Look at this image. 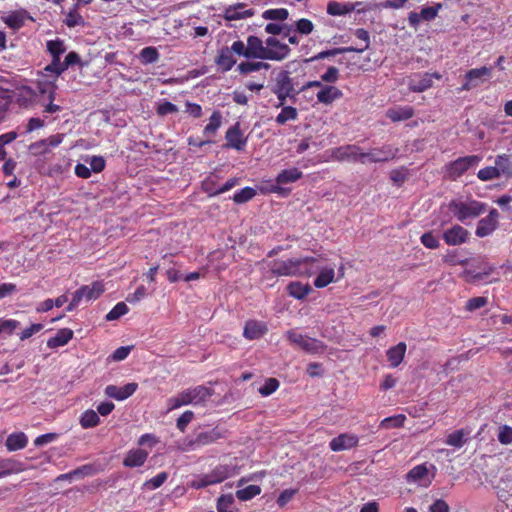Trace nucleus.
<instances>
[{"label":"nucleus","instance_id":"obj_1","mask_svg":"<svg viewBox=\"0 0 512 512\" xmlns=\"http://www.w3.org/2000/svg\"><path fill=\"white\" fill-rule=\"evenodd\" d=\"M265 44L266 46H264V41L258 36L249 35L246 44L241 40L234 41L233 50L235 54L246 59L271 61H283L291 52L287 44L280 42L275 37H268Z\"/></svg>","mask_w":512,"mask_h":512},{"label":"nucleus","instance_id":"obj_2","mask_svg":"<svg viewBox=\"0 0 512 512\" xmlns=\"http://www.w3.org/2000/svg\"><path fill=\"white\" fill-rule=\"evenodd\" d=\"M213 393L214 391L211 388L204 385L190 387L167 400L168 411L190 404H204L213 395Z\"/></svg>","mask_w":512,"mask_h":512},{"label":"nucleus","instance_id":"obj_3","mask_svg":"<svg viewBox=\"0 0 512 512\" xmlns=\"http://www.w3.org/2000/svg\"><path fill=\"white\" fill-rule=\"evenodd\" d=\"M448 208L458 221L465 223L468 219H474L484 214L487 204L474 199L451 200Z\"/></svg>","mask_w":512,"mask_h":512},{"label":"nucleus","instance_id":"obj_4","mask_svg":"<svg viewBox=\"0 0 512 512\" xmlns=\"http://www.w3.org/2000/svg\"><path fill=\"white\" fill-rule=\"evenodd\" d=\"M481 160L482 157L479 155L459 157L456 160L447 163L443 167V176L447 180L456 181L469 169L476 167Z\"/></svg>","mask_w":512,"mask_h":512},{"label":"nucleus","instance_id":"obj_5","mask_svg":"<svg viewBox=\"0 0 512 512\" xmlns=\"http://www.w3.org/2000/svg\"><path fill=\"white\" fill-rule=\"evenodd\" d=\"M235 474V468L229 465H217L211 472L200 476L193 481V487L196 489L204 488L223 482Z\"/></svg>","mask_w":512,"mask_h":512},{"label":"nucleus","instance_id":"obj_6","mask_svg":"<svg viewBox=\"0 0 512 512\" xmlns=\"http://www.w3.org/2000/svg\"><path fill=\"white\" fill-rule=\"evenodd\" d=\"M299 265V258L275 259L267 264L269 271L276 277L301 276Z\"/></svg>","mask_w":512,"mask_h":512},{"label":"nucleus","instance_id":"obj_7","mask_svg":"<svg viewBox=\"0 0 512 512\" xmlns=\"http://www.w3.org/2000/svg\"><path fill=\"white\" fill-rule=\"evenodd\" d=\"M287 339L294 345H297L302 350H304L307 353L315 354L320 351H323L325 348V345L314 338H310L307 336H304L295 330H289L286 333Z\"/></svg>","mask_w":512,"mask_h":512},{"label":"nucleus","instance_id":"obj_8","mask_svg":"<svg viewBox=\"0 0 512 512\" xmlns=\"http://www.w3.org/2000/svg\"><path fill=\"white\" fill-rule=\"evenodd\" d=\"M331 158L334 161H352L365 163L363 160V152L361 148L356 144H347L339 147L332 148L330 150Z\"/></svg>","mask_w":512,"mask_h":512},{"label":"nucleus","instance_id":"obj_9","mask_svg":"<svg viewBox=\"0 0 512 512\" xmlns=\"http://www.w3.org/2000/svg\"><path fill=\"white\" fill-rule=\"evenodd\" d=\"M491 74H492V68L486 67V66L468 70L465 74V82L458 89V91L459 92L469 91L471 89L478 87L479 85L484 83L486 80H488L491 77Z\"/></svg>","mask_w":512,"mask_h":512},{"label":"nucleus","instance_id":"obj_10","mask_svg":"<svg viewBox=\"0 0 512 512\" xmlns=\"http://www.w3.org/2000/svg\"><path fill=\"white\" fill-rule=\"evenodd\" d=\"M294 91L292 79L288 72H280L275 80V85L272 88V92L277 96L279 100L278 106H283L286 99L291 96Z\"/></svg>","mask_w":512,"mask_h":512},{"label":"nucleus","instance_id":"obj_11","mask_svg":"<svg viewBox=\"0 0 512 512\" xmlns=\"http://www.w3.org/2000/svg\"><path fill=\"white\" fill-rule=\"evenodd\" d=\"M399 152L397 147H394L390 144H385L380 148H373L368 152H363V160L365 163L368 161L370 163L376 162H387L393 160Z\"/></svg>","mask_w":512,"mask_h":512},{"label":"nucleus","instance_id":"obj_12","mask_svg":"<svg viewBox=\"0 0 512 512\" xmlns=\"http://www.w3.org/2000/svg\"><path fill=\"white\" fill-rule=\"evenodd\" d=\"M499 217L498 210L492 208L486 217L478 221L475 235L479 238L491 235L499 226Z\"/></svg>","mask_w":512,"mask_h":512},{"label":"nucleus","instance_id":"obj_13","mask_svg":"<svg viewBox=\"0 0 512 512\" xmlns=\"http://www.w3.org/2000/svg\"><path fill=\"white\" fill-rule=\"evenodd\" d=\"M433 78L440 79L441 75L437 72L435 73H416L409 77L408 87L412 92H424L432 87Z\"/></svg>","mask_w":512,"mask_h":512},{"label":"nucleus","instance_id":"obj_14","mask_svg":"<svg viewBox=\"0 0 512 512\" xmlns=\"http://www.w3.org/2000/svg\"><path fill=\"white\" fill-rule=\"evenodd\" d=\"M63 134L51 135L46 139H41L29 145V151L35 155H45L50 152V148L59 146L63 141Z\"/></svg>","mask_w":512,"mask_h":512},{"label":"nucleus","instance_id":"obj_15","mask_svg":"<svg viewBox=\"0 0 512 512\" xmlns=\"http://www.w3.org/2000/svg\"><path fill=\"white\" fill-rule=\"evenodd\" d=\"M326 261L327 258L321 254L299 258V271L301 272V276H311L319 272Z\"/></svg>","mask_w":512,"mask_h":512},{"label":"nucleus","instance_id":"obj_16","mask_svg":"<svg viewBox=\"0 0 512 512\" xmlns=\"http://www.w3.org/2000/svg\"><path fill=\"white\" fill-rule=\"evenodd\" d=\"M442 238L449 246L462 245L468 241L469 231L461 225L455 224L443 232Z\"/></svg>","mask_w":512,"mask_h":512},{"label":"nucleus","instance_id":"obj_17","mask_svg":"<svg viewBox=\"0 0 512 512\" xmlns=\"http://www.w3.org/2000/svg\"><path fill=\"white\" fill-rule=\"evenodd\" d=\"M302 176H303L302 171L296 167L282 170L277 175V177L275 179L277 185L272 186L271 192L283 194L285 192V189L282 188L280 185L294 183V182L298 181L299 179H301Z\"/></svg>","mask_w":512,"mask_h":512},{"label":"nucleus","instance_id":"obj_18","mask_svg":"<svg viewBox=\"0 0 512 512\" xmlns=\"http://www.w3.org/2000/svg\"><path fill=\"white\" fill-rule=\"evenodd\" d=\"M138 389L137 383H127L122 387H118L116 385H107L105 387L104 393L106 396L113 398L117 401H124L130 396H132L136 390Z\"/></svg>","mask_w":512,"mask_h":512},{"label":"nucleus","instance_id":"obj_19","mask_svg":"<svg viewBox=\"0 0 512 512\" xmlns=\"http://www.w3.org/2000/svg\"><path fill=\"white\" fill-rule=\"evenodd\" d=\"M233 53H235L233 50V44L230 47L224 46L218 51L214 62L219 71L225 73L233 68L236 64V59L234 58Z\"/></svg>","mask_w":512,"mask_h":512},{"label":"nucleus","instance_id":"obj_20","mask_svg":"<svg viewBox=\"0 0 512 512\" xmlns=\"http://www.w3.org/2000/svg\"><path fill=\"white\" fill-rule=\"evenodd\" d=\"M358 443L359 438L356 434L341 433L330 441L329 447L332 451L339 452L357 447Z\"/></svg>","mask_w":512,"mask_h":512},{"label":"nucleus","instance_id":"obj_21","mask_svg":"<svg viewBox=\"0 0 512 512\" xmlns=\"http://www.w3.org/2000/svg\"><path fill=\"white\" fill-rule=\"evenodd\" d=\"M226 436V431L219 428L214 427L207 431L199 432L195 439L192 441V445L195 446H205L216 442L217 440L224 438Z\"/></svg>","mask_w":512,"mask_h":512},{"label":"nucleus","instance_id":"obj_22","mask_svg":"<svg viewBox=\"0 0 512 512\" xmlns=\"http://www.w3.org/2000/svg\"><path fill=\"white\" fill-rule=\"evenodd\" d=\"M226 147L241 151L245 148L247 139L243 136L239 124H235L226 131Z\"/></svg>","mask_w":512,"mask_h":512},{"label":"nucleus","instance_id":"obj_23","mask_svg":"<svg viewBox=\"0 0 512 512\" xmlns=\"http://www.w3.org/2000/svg\"><path fill=\"white\" fill-rule=\"evenodd\" d=\"M268 332L266 323L257 320H248L245 323L243 336L247 340H257Z\"/></svg>","mask_w":512,"mask_h":512},{"label":"nucleus","instance_id":"obj_24","mask_svg":"<svg viewBox=\"0 0 512 512\" xmlns=\"http://www.w3.org/2000/svg\"><path fill=\"white\" fill-rule=\"evenodd\" d=\"M105 291L104 284L101 281H94L91 285H83L75 292L80 295V299L91 301L98 299Z\"/></svg>","mask_w":512,"mask_h":512},{"label":"nucleus","instance_id":"obj_25","mask_svg":"<svg viewBox=\"0 0 512 512\" xmlns=\"http://www.w3.org/2000/svg\"><path fill=\"white\" fill-rule=\"evenodd\" d=\"M317 101L323 105L329 106L334 101L343 97V92L336 86L325 85L317 92Z\"/></svg>","mask_w":512,"mask_h":512},{"label":"nucleus","instance_id":"obj_26","mask_svg":"<svg viewBox=\"0 0 512 512\" xmlns=\"http://www.w3.org/2000/svg\"><path fill=\"white\" fill-rule=\"evenodd\" d=\"M27 19H31V17L24 9L13 11L7 16L2 17L3 22L13 30L21 29Z\"/></svg>","mask_w":512,"mask_h":512},{"label":"nucleus","instance_id":"obj_27","mask_svg":"<svg viewBox=\"0 0 512 512\" xmlns=\"http://www.w3.org/2000/svg\"><path fill=\"white\" fill-rule=\"evenodd\" d=\"M148 455V452L143 449H132L124 458L123 465L129 468L140 467L146 462Z\"/></svg>","mask_w":512,"mask_h":512},{"label":"nucleus","instance_id":"obj_28","mask_svg":"<svg viewBox=\"0 0 512 512\" xmlns=\"http://www.w3.org/2000/svg\"><path fill=\"white\" fill-rule=\"evenodd\" d=\"M406 349H407L406 343L399 342L397 345L392 346L387 350V352H386L387 360L389 361L390 366L392 368H396L402 363V361L405 357Z\"/></svg>","mask_w":512,"mask_h":512},{"label":"nucleus","instance_id":"obj_29","mask_svg":"<svg viewBox=\"0 0 512 512\" xmlns=\"http://www.w3.org/2000/svg\"><path fill=\"white\" fill-rule=\"evenodd\" d=\"M414 113V108L412 106H398L389 108L386 112V116L392 122H399L412 118Z\"/></svg>","mask_w":512,"mask_h":512},{"label":"nucleus","instance_id":"obj_30","mask_svg":"<svg viewBox=\"0 0 512 512\" xmlns=\"http://www.w3.org/2000/svg\"><path fill=\"white\" fill-rule=\"evenodd\" d=\"M73 330L70 328H62L57 331L56 335L47 340V346L51 349L65 346L73 338Z\"/></svg>","mask_w":512,"mask_h":512},{"label":"nucleus","instance_id":"obj_31","mask_svg":"<svg viewBox=\"0 0 512 512\" xmlns=\"http://www.w3.org/2000/svg\"><path fill=\"white\" fill-rule=\"evenodd\" d=\"M335 281L336 279L334 267L323 266V268L320 269L317 277L314 279L313 284L316 288H324Z\"/></svg>","mask_w":512,"mask_h":512},{"label":"nucleus","instance_id":"obj_32","mask_svg":"<svg viewBox=\"0 0 512 512\" xmlns=\"http://www.w3.org/2000/svg\"><path fill=\"white\" fill-rule=\"evenodd\" d=\"M270 64L263 61H244L238 64L237 71L241 75H248L252 72H257L262 69L269 70Z\"/></svg>","mask_w":512,"mask_h":512},{"label":"nucleus","instance_id":"obj_33","mask_svg":"<svg viewBox=\"0 0 512 512\" xmlns=\"http://www.w3.org/2000/svg\"><path fill=\"white\" fill-rule=\"evenodd\" d=\"M27 436L23 432L12 433L6 439V448L8 451H17L26 447Z\"/></svg>","mask_w":512,"mask_h":512},{"label":"nucleus","instance_id":"obj_34","mask_svg":"<svg viewBox=\"0 0 512 512\" xmlns=\"http://www.w3.org/2000/svg\"><path fill=\"white\" fill-rule=\"evenodd\" d=\"M355 10L353 3H340L337 1H330L327 5V13L331 16H343Z\"/></svg>","mask_w":512,"mask_h":512},{"label":"nucleus","instance_id":"obj_35","mask_svg":"<svg viewBox=\"0 0 512 512\" xmlns=\"http://www.w3.org/2000/svg\"><path fill=\"white\" fill-rule=\"evenodd\" d=\"M311 287L309 284H302L301 282H291L287 286L288 294L298 300H302L308 296L311 292Z\"/></svg>","mask_w":512,"mask_h":512},{"label":"nucleus","instance_id":"obj_36","mask_svg":"<svg viewBox=\"0 0 512 512\" xmlns=\"http://www.w3.org/2000/svg\"><path fill=\"white\" fill-rule=\"evenodd\" d=\"M495 166L498 168L500 176H504L506 178L512 177V159L510 155H498L495 159Z\"/></svg>","mask_w":512,"mask_h":512},{"label":"nucleus","instance_id":"obj_37","mask_svg":"<svg viewBox=\"0 0 512 512\" xmlns=\"http://www.w3.org/2000/svg\"><path fill=\"white\" fill-rule=\"evenodd\" d=\"M46 48L52 60L56 61H61V56L67 49L64 40L59 38L47 41Z\"/></svg>","mask_w":512,"mask_h":512},{"label":"nucleus","instance_id":"obj_38","mask_svg":"<svg viewBox=\"0 0 512 512\" xmlns=\"http://www.w3.org/2000/svg\"><path fill=\"white\" fill-rule=\"evenodd\" d=\"M354 35L357 39L361 41V43L355 47H346V49H351L350 52L363 53L370 46L369 32L364 28H358L355 30Z\"/></svg>","mask_w":512,"mask_h":512},{"label":"nucleus","instance_id":"obj_39","mask_svg":"<svg viewBox=\"0 0 512 512\" xmlns=\"http://www.w3.org/2000/svg\"><path fill=\"white\" fill-rule=\"evenodd\" d=\"M80 425L84 429L94 428L100 424V418L96 411L88 409L80 416Z\"/></svg>","mask_w":512,"mask_h":512},{"label":"nucleus","instance_id":"obj_40","mask_svg":"<svg viewBox=\"0 0 512 512\" xmlns=\"http://www.w3.org/2000/svg\"><path fill=\"white\" fill-rule=\"evenodd\" d=\"M221 124L222 114L219 110H216L210 116L209 123L205 126L203 134L207 137L214 136L217 133V130L221 127Z\"/></svg>","mask_w":512,"mask_h":512},{"label":"nucleus","instance_id":"obj_41","mask_svg":"<svg viewBox=\"0 0 512 512\" xmlns=\"http://www.w3.org/2000/svg\"><path fill=\"white\" fill-rule=\"evenodd\" d=\"M298 118V111L292 106H282L281 112L276 116V123L284 125L288 121H295Z\"/></svg>","mask_w":512,"mask_h":512},{"label":"nucleus","instance_id":"obj_42","mask_svg":"<svg viewBox=\"0 0 512 512\" xmlns=\"http://www.w3.org/2000/svg\"><path fill=\"white\" fill-rule=\"evenodd\" d=\"M468 431H465L464 429L456 430L452 433H450L446 438V444L455 448H461L465 442V437L468 435Z\"/></svg>","mask_w":512,"mask_h":512},{"label":"nucleus","instance_id":"obj_43","mask_svg":"<svg viewBox=\"0 0 512 512\" xmlns=\"http://www.w3.org/2000/svg\"><path fill=\"white\" fill-rule=\"evenodd\" d=\"M160 54L158 50L153 46H148L140 51L139 59L142 64H152L159 60Z\"/></svg>","mask_w":512,"mask_h":512},{"label":"nucleus","instance_id":"obj_44","mask_svg":"<svg viewBox=\"0 0 512 512\" xmlns=\"http://www.w3.org/2000/svg\"><path fill=\"white\" fill-rule=\"evenodd\" d=\"M261 487L258 485H248L243 489L236 491V497L241 501H249L261 493Z\"/></svg>","mask_w":512,"mask_h":512},{"label":"nucleus","instance_id":"obj_45","mask_svg":"<svg viewBox=\"0 0 512 512\" xmlns=\"http://www.w3.org/2000/svg\"><path fill=\"white\" fill-rule=\"evenodd\" d=\"M405 420H406V416L403 414L389 416V417L384 418L380 422V428H385V429L399 428L404 425Z\"/></svg>","mask_w":512,"mask_h":512},{"label":"nucleus","instance_id":"obj_46","mask_svg":"<svg viewBox=\"0 0 512 512\" xmlns=\"http://www.w3.org/2000/svg\"><path fill=\"white\" fill-rule=\"evenodd\" d=\"M234 498L231 494L221 495L217 500L218 512H237L233 508Z\"/></svg>","mask_w":512,"mask_h":512},{"label":"nucleus","instance_id":"obj_47","mask_svg":"<svg viewBox=\"0 0 512 512\" xmlns=\"http://www.w3.org/2000/svg\"><path fill=\"white\" fill-rule=\"evenodd\" d=\"M256 195L255 189L251 187H245L236 191L233 195V201L237 204H242L250 201Z\"/></svg>","mask_w":512,"mask_h":512},{"label":"nucleus","instance_id":"obj_48","mask_svg":"<svg viewBox=\"0 0 512 512\" xmlns=\"http://www.w3.org/2000/svg\"><path fill=\"white\" fill-rule=\"evenodd\" d=\"M128 306L124 302L117 303L105 316L107 321H114L127 314Z\"/></svg>","mask_w":512,"mask_h":512},{"label":"nucleus","instance_id":"obj_49","mask_svg":"<svg viewBox=\"0 0 512 512\" xmlns=\"http://www.w3.org/2000/svg\"><path fill=\"white\" fill-rule=\"evenodd\" d=\"M264 19L267 20H286L289 16V12L285 8L268 9L262 14Z\"/></svg>","mask_w":512,"mask_h":512},{"label":"nucleus","instance_id":"obj_50","mask_svg":"<svg viewBox=\"0 0 512 512\" xmlns=\"http://www.w3.org/2000/svg\"><path fill=\"white\" fill-rule=\"evenodd\" d=\"M428 474V468L426 464H419L413 467L407 474V480L417 482Z\"/></svg>","mask_w":512,"mask_h":512},{"label":"nucleus","instance_id":"obj_51","mask_svg":"<svg viewBox=\"0 0 512 512\" xmlns=\"http://www.w3.org/2000/svg\"><path fill=\"white\" fill-rule=\"evenodd\" d=\"M477 177L481 181H490L499 178L500 175L498 168H496V166H487L478 171Z\"/></svg>","mask_w":512,"mask_h":512},{"label":"nucleus","instance_id":"obj_52","mask_svg":"<svg viewBox=\"0 0 512 512\" xmlns=\"http://www.w3.org/2000/svg\"><path fill=\"white\" fill-rule=\"evenodd\" d=\"M19 472L17 463L10 459L0 460V478Z\"/></svg>","mask_w":512,"mask_h":512},{"label":"nucleus","instance_id":"obj_53","mask_svg":"<svg viewBox=\"0 0 512 512\" xmlns=\"http://www.w3.org/2000/svg\"><path fill=\"white\" fill-rule=\"evenodd\" d=\"M279 386L280 383L276 378H268L258 391L262 396L267 397L273 394L279 388Z\"/></svg>","mask_w":512,"mask_h":512},{"label":"nucleus","instance_id":"obj_54","mask_svg":"<svg viewBox=\"0 0 512 512\" xmlns=\"http://www.w3.org/2000/svg\"><path fill=\"white\" fill-rule=\"evenodd\" d=\"M19 325L20 322L15 319L0 318V334L12 335Z\"/></svg>","mask_w":512,"mask_h":512},{"label":"nucleus","instance_id":"obj_55","mask_svg":"<svg viewBox=\"0 0 512 512\" xmlns=\"http://www.w3.org/2000/svg\"><path fill=\"white\" fill-rule=\"evenodd\" d=\"M314 30V24L307 18H301L296 21L295 31L301 35H309Z\"/></svg>","mask_w":512,"mask_h":512},{"label":"nucleus","instance_id":"obj_56","mask_svg":"<svg viewBox=\"0 0 512 512\" xmlns=\"http://www.w3.org/2000/svg\"><path fill=\"white\" fill-rule=\"evenodd\" d=\"M167 478H168L167 472H160L156 476L145 481L143 486L147 489H157L164 484V482L167 480Z\"/></svg>","mask_w":512,"mask_h":512},{"label":"nucleus","instance_id":"obj_57","mask_svg":"<svg viewBox=\"0 0 512 512\" xmlns=\"http://www.w3.org/2000/svg\"><path fill=\"white\" fill-rule=\"evenodd\" d=\"M421 244L428 249H437L440 246L438 238L432 231L425 232L420 237Z\"/></svg>","mask_w":512,"mask_h":512},{"label":"nucleus","instance_id":"obj_58","mask_svg":"<svg viewBox=\"0 0 512 512\" xmlns=\"http://www.w3.org/2000/svg\"><path fill=\"white\" fill-rule=\"evenodd\" d=\"M62 67L64 69V72L73 65H79L80 67L84 66V63L81 61V58L79 54L75 51L69 52L66 56L64 61H61Z\"/></svg>","mask_w":512,"mask_h":512},{"label":"nucleus","instance_id":"obj_59","mask_svg":"<svg viewBox=\"0 0 512 512\" xmlns=\"http://www.w3.org/2000/svg\"><path fill=\"white\" fill-rule=\"evenodd\" d=\"M252 15L250 10H244L243 7L229 8L226 11V18L229 20L243 19Z\"/></svg>","mask_w":512,"mask_h":512},{"label":"nucleus","instance_id":"obj_60","mask_svg":"<svg viewBox=\"0 0 512 512\" xmlns=\"http://www.w3.org/2000/svg\"><path fill=\"white\" fill-rule=\"evenodd\" d=\"M488 303V298L484 296H478L470 298L466 304L465 309L469 312H473L484 307Z\"/></svg>","mask_w":512,"mask_h":512},{"label":"nucleus","instance_id":"obj_61","mask_svg":"<svg viewBox=\"0 0 512 512\" xmlns=\"http://www.w3.org/2000/svg\"><path fill=\"white\" fill-rule=\"evenodd\" d=\"M442 8L441 3H437L434 6L422 8L420 15L421 19L425 21H431L436 18L439 10Z\"/></svg>","mask_w":512,"mask_h":512},{"label":"nucleus","instance_id":"obj_62","mask_svg":"<svg viewBox=\"0 0 512 512\" xmlns=\"http://www.w3.org/2000/svg\"><path fill=\"white\" fill-rule=\"evenodd\" d=\"M67 27L73 28L84 24L83 17L77 11H70L64 20Z\"/></svg>","mask_w":512,"mask_h":512},{"label":"nucleus","instance_id":"obj_63","mask_svg":"<svg viewBox=\"0 0 512 512\" xmlns=\"http://www.w3.org/2000/svg\"><path fill=\"white\" fill-rule=\"evenodd\" d=\"M194 419V413L191 410H186L176 421V427L181 431L185 432L188 424Z\"/></svg>","mask_w":512,"mask_h":512},{"label":"nucleus","instance_id":"obj_64","mask_svg":"<svg viewBox=\"0 0 512 512\" xmlns=\"http://www.w3.org/2000/svg\"><path fill=\"white\" fill-rule=\"evenodd\" d=\"M498 440L503 445L512 443V428L508 425H503L499 429Z\"/></svg>","mask_w":512,"mask_h":512}]
</instances>
